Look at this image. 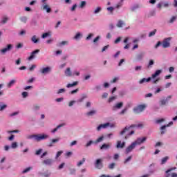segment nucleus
<instances>
[{"label": "nucleus", "instance_id": "f257e3e1", "mask_svg": "<svg viewBox=\"0 0 177 177\" xmlns=\"http://www.w3.org/2000/svg\"><path fill=\"white\" fill-rule=\"evenodd\" d=\"M27 139H34L35 142H41V140H45L49 138V135L41 133V134H32L27 136Z\"/></svg>", "mask_w": 177, "mask_h": 177}, {"label": "nucleus", "instance_id": "f03ea898", "mask_svg": "<svg viewBox=\"0 0 177 177\" xmlns=\"http://www.w3.org/2000/svg\"><path fill=\"white\" fill-rule=\"evenodd\" d=\"M138 127V128H145V124L143 123H140L138 124H132L130 127L127 126L125 128H124L120 132V135L121 136L125 135V133H127V132H128V131H129V129L131 128H135V127Z\"/></svg>", "mask_w": 177, "mask_h": 177}, {"label": "nucleus", "instance_id": "7ed1b4c3", "mask_svg": "<svg viewBox=\"0 0 177 177\" xmlns=\"http://www.w3.org/2000/svg\"><path fill=\"white\" fill-rule=\"evenodd\" d=\"M146 104H140L133 109L134 114H141L145 110H146Z\"/></svg>", "mask_w": 177, "mask_h": 177}, {"label": "nucleus", "instance_id": "20e7f679", "mask_svg": "<svg viewBox=\"0 0 177 177\" xmlns=\"http://www.w3.org/2000/svg\"><path fill=\"white\" fill-rule=\"evenodd\" d=\"M109 127H110V128H114L115 127V125H114V124H111L110 122L101 124L97 127V131L99 132L102 129H106V128H109Z\"/></svg>", "mask_w": 177, "mask_h": 177}, {"label": "nucleus", "instance_id": "39448f33", "mask_svg": "<svg viewBox=\"0 0 177 177\" xmlns=\"http://www.w3.org/2000/svg\"><path fill=\"white\" fill-rule=\"evenodd\" d=\"M39 72H40V74H41V75H48V74H50V73H52V67L50 66L43 67L40 69Z\"/></svg>", "mask_w": 177, "mask_h": 177}, {"label": "nucleus", "instance_id": "423d86ee", "mask_svg": "<svg viewBox=\"0 0 177 177\" xmlns=\"http://www.w3.org/2000/svg\"><path fill=\"white\" fill-rule=\"evenodd\" d=\"M171 39H172L171 37H167L163 39L162 41V46L164 49L171 46Z\"/></svg>", "mask_w": 177, "mask_h": 177}, {"label": "nucleus", "instance_id": "0eeeda50", "mask_svg": "<svg viewBox=\"0 0 177 177\" xmlns=\"http://www.w3.org/2000/svg\"><path fill=\"white\" fill-rule=\"evenodd\" d=\"M42 165L47 167H52L53 165V159L50 158H46L41 162Z\"/></svg>", "mask_w": 177, "mask_h": 177}, {"label": "nucleus", "instance_id": "6e6552de", "mask_svg": "<svg viewBox=\"0 0 177 177\" xmlns=\"http://www.w3.org/2000/svg\"><path fill=\"white\" fill-rule=\"evenodd\" d=\"M38 53H39V49L33 50L30 53V55L27 57V60H28V62H31V60H34V59L37 57V55H38Z\"/></svg>", "mask_w": 177, "mask_h": 177}, {"label": "nucleus", "instance_id": "1a4fd4ad", "mask_svg": "<svg viewBox=\"0 0 177 177\" xmlns=\"http://www.w3.org/2000/svg\"><path fill=\"white\" fill-rule=\"evenodd\" d=\"M136 148V146L132 142L130 145H129L124 150L125 154H129V153H132L133 150Z\"/></svg>", "mask_w": 177, "mask_h": 177}, {"label": "nucleus", "instance_id": "9d476101", "mask_svg": "<svg viewBox=\"0 0 177 177\" xmlns=\"http://www.w3.org/2000/svg\"><path fill=\"white\" fill-rule=\"evenodd\" d=\"M41 10L46 12V13H50L52 12V9L50 8V6L47 3L41 4Z\"/></svg>", "mask_w": 177, "mask_h": 177}, {"label": "nucleus", "instance_id": "9b49d317", "mask_svg": "<svg viewBox=\"0 0 177 177\" xmlns=\"http://www.w3.org/2000/svg\"><path fill=\"white\" fill-rule=\"evenodd\" d=\"M146 140H147V138H146V137H143L142 138H138L136 139V140L133 142V143H134V145L136 146H139V145H142V143H145V142H146Z\"/></svg>", "mask_w": 177, "mask_h": 177}, {"label": "nucleus", "instance_id": "f8f14e48", "mask_svg": "<svg viewBox=\"0 0 177 177\" xmlns=\"http://www.w3.org/2000/svg\"><path fill=\"white\" fill-rule=\"evenodd\" d=\"M12 48L13 46L12 44H8L6 47L0 50V52L2 53V55H5L6 52H10V50H12Z\"/></svg>", "mask_w": 177, "mask_h": 177}, {"label": "nucleus", "instance_id": "ddd939ff", "mask_svg": "<svg viewBox=\"0 0 177 177\" xmlns=\"http://www.w3.org/2000/svg\"><path fill=\"white\" fill-rule=\"evenodd\" d=\"M59 140H60L59 138L50 139V142L47 145L48 147H53V145L58 143Z\"/></svg>", "mask_w": 177, "mask_h": 177}, {"label": "nucleus", "instance_id": "4468645a", "mask_svg": "<svg viewBox=\"0 0 177 177\" xmlns=\"http://www.w3.org/2000/svg\"><path fill=\"white\" fill-rule=\"evenodd\" d=\"M124 26H127V24L125 23V21L122 19H118L116 23V27L118 28H122V27H124Z\"/></svg>", "mask_w": 177, "mask_h": 177}, {"label": "nucleus", "instance_id": "2eb2a0df", "mask_svg": "<svg viewBox=\"0 0 177 177\" xmlns=\"http://www.w3.org/2000/svg\"><path fill=\"white\" fill-rule=\"evenodd\" d=\"M124 106V102H120L116 103L113 106V110L115 111V110H120V109H122Z\"/></svg>", "mask_w": 177, "mask_h": 177}, {"label": "nucleus", "instance_id": "dca6fc26", "mask_svg": "<svg viewBox=\"0 0 177 177\" xmlns=\"http://www.w3.org/2000/svg\"><path fill=\"white\" fill-rule=\"evenodd\" d=\"M100 150H109L111 149V144L110 143H104L101 147H100Z\"/></svg>", "mask_w": 177, "mask_h": 177}, {"label": "nucleus", "instance_id": "f3484780", "mask_svg": "<svg viewBox=\"0 0 177 177\" xmlns=\"http://www.w3.org/2000/svg\"><path fill=\"white\" fill-rule=\"evenodd\" d=\"M97 113V110L91 109L86 113V115L87 117H93V115H96Z\"/></svg>", "mask_w": 177, "mask_h": 177}, {"label": "nucleus", "instance_id": "a211bd4d", "mask_svg": "<svg viewBox=\"0 0 177 177\" xmlns=\"http://www.w3.org/2000/svg\"><path fill=\"white\" fill-rule=\"evenodd\" d=\"M102 161H103L102 159H97L95 160V168H97V169H101V168H103Z\"/></svg>", "mask_w": 177, "mask_h": 177}, {"label": "nucleus", "instance_id": "6ab92c4d", "mask_svg": "<svg viewBox=\"0 0 177 177\" xmlns=\"http://www.w3.org/2000/svg\"><path fill=\"white\" fill-rule=\"evenodd\" d=\"M125 142H121L120 140H118L116 144V149H124V147H125Z\"/></svg>", "mask_w": 177, "mask_h": 177}, {"label": "nucleus", "instance_id": "aec40b11", "mask_svg": "<svg viewBox=\"0 0 177 177\" xmlns=\"http://www.w3.org/2000/svg\"><path fill=\"white\" fill-rule=\"evenodd\" d=\"M161 73H162V70L161 69L156 71V72L153 74H152L151 80H154V78H157V77H158V75H160Z\"/></svg>", "mask_w": 177, "mask_h": 177}, {"label": "nucleus", "instance_id": "412c9836", "mask_svg": "<svg viewBox=\"0 0 177 177\" xmlns=\"http://www.w3.org/2000/svg\"><path fill=\"white\" fill-rule=\"evenodd\" d=\"M167 103H168V101H167V99L165 98V97H162L159 101V104L161 107H163V106H165Z\"/></svg>", "mask_w": 177, "mask_h": 177}, {"label": "nucleus", "instance_id": "4be33fe9", "mask_svg": "<svg viewBox=\"0 0 177 177\" xmlns=\"http://www.w3.org/2000/svg\"><path fill=\"white\" fill-rule=\"evenodd\" d=\"M82 37H84L82 33L77 32L75 34V35L74 36L73 39H75V41H78V40L81 39V38H82Z\"/></svg>", "mask_w": 177, "mask_h": 177}, {"label": "nucleus", "instance_id": "5701e85b", "mask_svg": "<svg viewBox=\"0 0 177 177\" xmlns=\"http://www.w3.org/2000/svg\"><path fill=\"white\" fill-rule=\"evenodd\" d=\"M64 74H65L66 77H72L73 73H71V68H67L64 71Z\"/></svg>", "mask_w": 177, "mask_h": 177}, {"label": "nucleus", "instance_id": "b1692460", "mask_svg": "<svg viewBox=\"0 0 177 177\" xmlns=\"http://www.w3.org/2000/svg\"><path fill=\"white\" fill-rule=\"evenodd\" d=\"M150 81H151V77L142 78L138 81V84H145V82H150Z\"/></svg>", "mask_w": 177, "mask_h": 177}, {"label": "nucleus", "instance_id": "393cba45", "mask_svg": "<svg viewBox=\"0 0 177 177\" xmlns=\"http://www.w3.org/2000/svg\"><path fill=\"white\" fill-rule=\"evenodd\" d=\"M102 12V7L97 6L95 8H94L93 13V15H99Z\"/></svg>", "mask_w": 177, "mask_h": 177}, {"label": "nucleus", "instance_id": "a878e982", "mask_svg": "<svg viewBox=\"0 0 177 177\" xmlns=\"http://www.w3.org/2000/svg\"><path fill=\"white\" fill-rule=\"evenodd\" d=\"M30 41H32L33 44H38L39 42V38H38L37 35H33L30 38Z\"/></svg>", "mask_w": 177, "mask_h": 177}, {"label": "nucleus", "instance_id": "bb28decb", "mask_svg": "<svg viewBox=\"0 0 177 177\" xmlns=\"http://www.w3.org/2000/svg\"><path fill=\"white\" fill-rule=\"evenodd\" d=\"M15 84H16V80L13 79L11 80L8 83H7L6 86L7 88H12V86H13Z\"/></svg>", "mask_w": 177, "mask_h": 177}, {"label": "nucleus", "instance_id": "cd10ccee", "mask_svg": "<svg viewBox=\"0 0 177 177\" xmlns=\"http://www.w3.org/2000/svg\"><path fill=\"white\" fill-rule=\"evenodd\" d=\"M78 81L73 82V83H69L66 85V88H73V86H77L78 85Z\"/></svg>", "mask_w": 177, "mask_h": 177}, {"label": "nucleus", "instance_id": "c85d7f7f", "mask_svg": "<svg viewBox=\"0 0 177 177\" xmlns=\"http://www.w3.org/2000/svg\"><path fill=\"white\" fill-rule=\"evenodd\" d=\"M104 140V136H101L96 140H95V145H97V143H100Z\"/></svg>", "mask_w": 177, "mask_h": 177}, {"label": "nucleus", "instance_id": "c756f323", "mask_svg": "<svg viewBox=\"0 0 177 177\" xmlns=\"http://www.w3.org/2000/svg\"><path fill=\"white\" fill-rule=\"evenodd\" d=\"M132 160V156H129L127 158H126L124 161H123V164H124V165H127V164H128L129 162H130V161Z\"/></svg>", "mask_w": 177, "mask_h": 177}, {"label": "nucleus", "instance_id": "7c9ffc66", "mask_svg": "<svg viewBox=\"0 0 177 177\" xmlns=\"http://www.w3.org/2000/svg\"><path fill=\"white\" fill-rule=\"evenodd\" d=\"M143 56H145V53H141L140 54H137L136 55V60H142L143 59Z\"/></svg>", "mask_w": 177, "mask_h": 177}, {"label": "nucleus", "instance_id": "2f4dec72", "mask_svg": "<svg viewBox=\"0 0 177 177\" xmlns=\"http://www.w3.org/2000/svg\"><path fill=\"white\" fill-rule=\"evenodd\" d=\"M20 21H21V23H23L24 24H26V23H27V21L28 20V17H26V16H23L19 18Z\"/></svg>", "mask_w": 177, "mask_h": 177}, {"label": "nucleus", "instance_id": "473e14b6", "mask_svg": "<svg viewBox=\"0 0 177 177\" xmlns=\"http://www.w3.org/2000/svg\"><path fill=\"white\" fill-rule=\"evenodd\" d=\"M167 132V127L163 125L160 127V135H164Z\"/></svg>", "mask_w": 177, "mask_h": 177}, {"label": "nucleus", "instance_id": "72a5a7b5", "mask_svg": "<svg viewBox=\"0 0 177 177\" xmlns=\"http://www.w3.org/2000/svg\"><path fill=\"white\" fill-rule=\"evenodd\" d=\"M92 145H95V141L89 140L86 143V145H84V147L86 148L90 147V146H92Z\"/></svg>", "mask_w": 177, "mask_h": 177}, {"label": "nucleus", "instance_id": "f704fd0d", "mask_svg": "<svg viewBox=\"0 0 177 177\" xmlns=\"http://www.w3.org/2000/svg\"><path fill=\"white\" fill-rule=\"evenodd\" d=\"M66 88H62L57 91V95H62V93H66Z\"/></svg>", "mask_w": 177, "mask_h": 177}, {"label": "nucleus", "instance_id": "c9c22d12", "mask_svg": "<svg viewBox=\"0 0 177 177\" xmlns=\"http://www.w3.org/2000/svg\"><path fill=\"white\" fill-rule=\"evenodd\" d=\"M85 6H86V1H80L79 8H80V9H84V8H85Z\"/></svg>", "mask_w": 177, "mask_h": 177}, {"label": "nucleus", "instance_id": "e433bc0d", "mask_svg": "<svg viewBox=\"0 0 177 177\" xmlns=\"http://www.w3.org/2000/svg\"><path fill=\"white\" fill-rule=\"evenodd\" d=\"M168 160H169V156H166L165 158H162L161 159V165H164V164H165L167 162V161H168Z\"/></svg>", "mask_w": 177, "mask_h": 177}, {"label": "nucleus", "instance_id": "4c0bfd02", "mask_svg": "<svg viewBox=\"0 0 177 177\" xmlns=\"http://www.w3.org/2000/svg\"><path fill=\"white\" fill-rule=\"evenodd\" d=\"M8 21H9V17H3L1 19V24H6V23H8Z\"/></svg>", "mask_w": 177, "mask_h": 177}, {"label": "nucleus", "instance_id": "58836bf2", "mask_svg": "<svg viewBox=\"0 0 177 177\" xmlns=\"http://www.w3.org/2000/svg\"><path fill=\"white\" fill-rule=\"evenodd\" d=\"M118 97L117 95H114V96H112V97H110L109 99H108V102L109 103H111V102H114V100H117V98Z\"/></svg>", "mask_w": 177, "mask_h": 177}, {"label": "nucleus", "instance_id": "ea45409f", "mask_svg": "<svg viewBox=\"0 0 177 177\" xmlns=\"http://www.w3.org/2000/svg\"><path fill=\"white\" fill-rule=\"evenodd\" d=\"M135 134V131H131V132H129L127 135H126L124 136V140H127V139L129 138V136H131V135H134Z\"/></svg>", "mask_w": 177, "mask_h": 177}, {"label": "nucleus", "instance_id": "a19ab883", "mask_svg": "<svg viewBox=\"0 0 177 177\" xmlns=\"http://www.w3.org/2000/svg\"><path fill=\"white\" fill-rule=\"evenodd\" d=\"M66 45H68V41H62L59 43V46H66Z\"/></svg>", "mask_w": 177, "mask_h": 177}, {"label": "nucleus", "instance_id": "79ce46f5", "mask_svg": "<svg viewBox=\"0 0 177 177\" xmlns=\"http://www.w3.org/2000/svg\"><path fill=\"white\" fill-rule=\"evenodd\" d=\"M40 109H41V106H39V104H36L33 105L34 111H38V110H39Z\"/></svg>", "mask_w": 177, "mask_h": 177}, {"label": "nucleus", "instance_id": "37998d69", "mask_svg": "<svg viewBox=\"0 0 177 177\" xmlns=\"http://www.w3.org/2000/svg\"><path fill=\"white\" fill-rule=\"evenodd\" d=\"M63 153V151H58L55 155V160H58L59 157L62 156V153Z\"/></svg>", "mask_w": 177, "mask_h": 177}, {"label": "nucleus", "instance_id": "c03bdc74", "mask_svg": "<svg viewBox=\"0 0 177 177\" xmlns=\"http://www.w3.org/2000/svg\"><path fill=\"white\" fill-rule=\"evenodd\" d=\"M128 111V109L127 108H124L123 109L120 113H119V115H124L125 113Z\"/></svg>", "mask_w": 177, "mask_h": 177}, {"label": "nucleus", "instance_id": "a18cd8bd", "mask_svg": "<svg viewBox=\"0 0 177 177\" xmlns=\"http://www.w3.org/2000/svg\"><path fill=\"white\" fill-rule=\"evenodd\" d=\"M38 175H39V176L49 177L50 174L48 173H42L41 171H39Z\"/></svg>", "mask_w": 177, "mask_h": 177}, {"label": "nucleus", "instance_id": "49530a36", "mask_svg": "<svg viewBox=\"0 0 177 177\" xmlns=\"http://www.w3.org/2000/svg\"><path fill=\"white\" fill-rule=\"evenodd\" d=\"M156 32H157V30L154 29L153 31H151L149 33L148 37H154V35H156Z\"/></svg>", "mask_w": 177, "mask_h": 177}, {"label": "nucleus", "instance_id": "de8ad7c7", "mask_svg": "<svg viewBox=\"0 0 177 177\" xmlns=\"http://www.w3.org/2000/svg\"><path fill=\"white\" fill-rule=\"evenodd\" d=\"M162 122H165V118H160L156 120V124H162Z\"/></svg>", "mask_w": 177, "mask_h": 177}, {"label": "nucleus", "instance_id": "09e8293b", "mask_svg": "<svg viewBox=\"0 0 177 177\" xmlns=\"http://www.w3.org/2000/svg\"><path fill=\"white\" fill-rule=\"evenodd\" d=\"M18 146L19 145L17 142H13L11 144V149H17Z\"/></svg>", "mask_w": 177, "mask_h": 177}, {"label": "nucleus", "instance_id": "8fccbe9b", "mask_svg": "<svg viewBox=\"0 0 177 177\" xmlns=\"http://www.w3.org/2000/svg\"><path fill=\"white\" fill-rule=\"evenodd\" d=\"M108 168H109V169H114V168H115V162L110 163V164L108 165Z\"/></svg>", "mask_w": 177, "mask_h": 177}, {"label": "nucleus", "instance_id": "3c124183", "mask_svg": "<svg viewBox=\"0 0 177 177\" xmlns=\"http://www.w3.org/2000/svg\"><path fill=\"white\" fill-rule=\"evenodd\" d=\"M8 133H20V130L16 129V130H12V131H8Z\"/></svg>", "mask_w": 177, "mask_h": 177}, {"label": "nucleus", "instance_id": "603ef678", "mask_svg": "<svg viewBox=\"0 0 177 177\" xmlns=\"http://www.w3.org/2000/svg\"><path fill=\"white\" fill-rule=\"evenodd\" d=\"M85 161H86L85 158H83L82 159V160H80V161H79V162H77V167H80L81 165H82V164H84V162H85Z\"/></svg>", "mask_w": 177, "mask_h": 177}, {"label": "nucleus", "instance_id": "864d4df0", "mask_svg": "<svg viewBox=\"0 0 177 177\" xmlns=\"http://www.w3.org/2000/svg\"><path fill=\"white\" fill-rule=\"evenodd\" d=\"M48 37H50V32H45L41 35V38H43V39H45V38Z\"/></svg>", "mask_w": 177, "mask_h": 177}, {"label": "nucleus", "instance_id": "5fc2aeb1", "mask_svg": "<svg viewBox=\"0 0 177 177\" xmlns=\"http://www.w3.org/2000/svg\"><path fill=\"white\" fill-rule=\"evenodd\" d=\"M62 127H63V124L58 125L55 129H53L51 132L53 133H55V132H57V129H59V128H62Z\"/></svg>", "mask_w": 177, "mask_h": 177}, {"label": "nucleus", "instance_id": "6e6d98bb", "mask_svg": "<svg viewBox=\"0 0 177 177\" xmlns=\"http://www.w3.org/2000/svg\"><path fill=\"white\" fill-rule=\"evenodd\" d=\"M8 107L7 104H0V111H3Z\"/></svg>", "mask_w": 177, "mask_h": 177}, {"label": "nucleus", "instance_id": "4d7b16f0", "mask_svg": "<svg viewBox=\"0 0 177 177\" xmlns=\"http://www.w3.org/2000/svg\"><path fill=\"white\" fill-rule=\"evenodd\" d=\"M91 106H92V102H89V101L86 102V103H85V107H86V109H89Z\"/></svg>", "mask_w": 177, "mask_h": 177}, {"label": "nucleus", "instance_id": "13d9d810", "mask_svg": "<svg viewBox=\"0 0 177 177\" xmlns=\"http://www.w3.org/2000/svg\"><path fill=\"white\" fill-rule=\"evenodd\" d=\"M176 19H177V17H175V16L172 17L169 19V23H170L171 24H172V23H174V21H175L176 20Z\"/></svg>", "mask_w": 177, "mask_h": 177}, {"label": "nucleus", "instance_id": "bf43d9fd", "mask_svg": "<svg viewBox=\"0 0 177 177\" xmlns=\"http://www.w3.org/2000/svg\"><path fill=\"white\" fill-rule=\"evenodd\" d=\"M78 7V6L77 4H74L71 8V12H75V9H77V8Z\"/></svg>", "mask_w": 177, "mask_h": 177}, {"label": "nucleus", "instance_id": "052dcab7", "mask_svg": "<svg viewBox=\"0 0 177 177\" xmlns=\"http://www.w3.org/2000/svg\"><path fill=\"white\" fill-rule=\"evenodd\" d=\"M142 66H137L134 68L135 71H142Z\"/></svg>", "mask_w": 177, "mask_h": 177}, {"label": "nucleus", "instance_id": "680f3d73", "mask_svg": "<svg viewBox=\"0 0 177 177\" xmlns=\"http://www.w3.org/2000/svg\"><path fill=\"white\" fill-rule=\"evenodd\" d=\"M66 165L65 162H62L59 166H58V169H63L64 168V166Z\"/></svg>", "mask_w": 177, "mask_h": 177}, {"label": "nucleus", "instance_id": "e2e57ef3", "mask_svg": "<svg viewBox=\"0 0 177 177\" xmlns=\"http://www.w3.org/2000/svg\"><path fill=\"white\" fill-rule=\"evenodd\" d=\"M16 115H19V112L16 111L9 114V117H15Z\"/></svg>", "mask_w": 177, "mask_h": 177}, {"label": "nucleus", "instance_id": "0e129e2a", "mask_svg": "<svg viewBox=\"0 0 177 177\" xmlns=\"http://www.w3.org/2000/svg\"><path fill=\"white\" fill-rule=\"evenodd\" d=\"M154 64V60L151 59L149 60V64H148V68H150V67H151V66H153Z\"/></svg>", "mask_w": 177, "mask_h": 177}, {"label": "nucleus", "instance_id": "69168bd1", "mask_svg": "<svg viewBox=\"0 0 177 177\" xmlns=\"http://www.w3.org/2000/svg\"><path fill=\"white\" fill-rule=\"evenodd\" d=\"M117 81H118V77H114L113 79H112L111 80V84H115V82H117Z\"/></svg>", "mask_w": 177, "mask_h": 177}, {"label": "nucleus", "instance_id": "338daca9", "mask_svg": "<svg viewBox=\"0 0 177 177\" xmlns=\"http://www.w3.org/2000/svg\"><path fill=\"white\" fill-rule=\"evenodd\" d=\"M177 177V174L176 173H171V174H167L166 177Z\"/></svg>", "mask_w": 177, "mask_h": 177}, {"label": "nucleus", "instance_id": "774afa93", "mask_svg": "<svg viewBox=\"0 0 177 177\" xmlns=\"http://www.w3.org/2000/svg\"><path fill=\"white\" fill-rule=\"evenodd\" d=\"M131 20L133 23H135V21H138V17L137 16L132 17Z\"/></svg>", "mask_w": 177, "mask_h": 177}]
</instances>
